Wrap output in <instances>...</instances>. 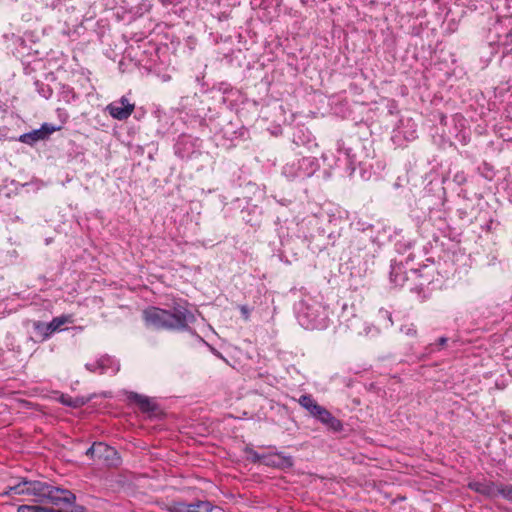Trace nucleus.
Segmentation results:
<instances>
[{
	"instance_id": "obj_1",
	"label": "nucleus",
	"mask_w": 512,
	"mask_h": 512,
	"mask_svg": "<svg viewBox=\"0 0 512 512\" xmlns=\"http://www.w3.org/2000/svg\"><path fill=\"white\" fill-rule=\"evenodd\" d=\"M143 319L148 327L158 330L187 331L196 321L186 303H174L169 309L149 307L143 311Z\"/></svg>"
},
{
	"instance_id": "obj_2",
	"label": "nucleus",
	"mask_w": 512,
	"mask_h": 512,
	"mask_svg": "<svg viewBox=\"0 0 512 512\" xmlns=\"http://www.w3.org/2000/svg\"><path fill=\"white\" fill-rule=\"evenodd\" d=\"M295 317L306 330H324L330 324V310L320 295L303 294L294 304Z\"/></svg>"
},
{
	"instance_id": "obj_3",
	"label": "nucleus",
	"mask_w": 512,
	"mask_h": 512,
	"mask_svg": "<svg viewBox=\"0 0 512 512\" xmlns=\"http://www.w3.org/2000/svg\"><path fill=\"white\" fill-rule=\"evenodd\" d=\"M53 491V486L47 482L37 480H27L23 478L14 485L7 487V490L1 493L3 496L11 495H29L34 496L36 502H46L49 493Z\"/></svg>"
},
{
	"instance_id": "obj_4",
	"label": "nucleus",
	"mask_w": 512,
	"mask_h": 512,
	"mask_svg": "<svg viewBox=\"0 0 512 512\" xmlns=\"http://www.w3.org/2000/svg\"><path fill=\"white\" fill-rule=\"evenodd\" d=\"M351 229L353 230V240L352 246L356 250H361L362 247L360 243L363 240L369 241V252L374 255L378 252L380 248V244L378 241V233L379 231L376 227L364 221L363 219H355L351 222Z\"/></svg>"
},
{
	"instance_id": "obj_5",
	"label": "nucleus",
	"mask_w": 512,
	"mask_h": 512,
	"mask_svg": "<svg viewBox=\"0 0 512 512\" xmlns=\"http://www.w3.org/2000/svg\"><path fill=\"white\" fill-rule=\"evenodd\" d=\"M339 322L346 329L358 336H375L378 330L368 323L364 322L356 313L354 306L343 304L342 311L339 314Z\"/></svg>"
},
{
	"instance_id": "obj_6",
	"label": "nucleus",
	"mask_w": 512,
	"mask_h": 512,
	"mask_svg": "<svg viewBox=\"0 0 512 512\" xmlns=\"http://www.w3.org/2000/svg\"><path fill=\"white\" fill-rule=\"evenodd\" d=\"M318 168L319 164L315 157L303 155L301 158L286 163L282 173L290 180L295 178L305 179L312 176Z\"/></svg>"
},
{
	"instance_id": "obj_7",
	"label": "nucleus",
	"mask_w": 512,
	"mask_h": 512,
	"mask_svg": "<svg viewBox=\"0 0 512 512\" xmlns=\"http://www.w3.org/2000/svg\"><path fill=\"white\" fill-rule=\"evenodd\" d=\"M202 140L188 134H181L175 145L174 153L183 160H189L201 154Z\"/></svg>"
},
{
	"instance_id": "obj_8",
	"label": "nucleus",
	"mask_w": 512,
	"mask_h": 512,
	"mask_svg": "<svg viewBox=\"0 0 512 512\" xmlns=\"http://www.w3.org/2000/svg\"><path fill=\"white\" fill-rule=\"evenodd\" d=\"M417 138V124L411 119H400L398 125L393 130L392 141L401 146L404 141H412Z\"/></svg>"
},
{
	"instance_id": "obj_9",
	"label": "nucleus",
	"mask_w": 512,
	"mask_h": 512,
	"mask_svg": "<svg viewBox=\"0 0 512 512\" xmlns=\"http://www.w3.org/2000/svg\"><path fill=\"white\" fill-rule=\"evenodd\" d=\"M68 322L66 316L55 317L49 323L42 321L33 322V330L37 336V342H43L48 340L53 333L59 331L61 326Z\"/></svg>"
},
{
	"instance_id": "obj_10",
	"label": "nucleus",
	"mask_w": 512,
	"mask_h": 512,
	"mask_svg": "<svg viewBox=\"0 0 512 512\" xmlns=\"http://www.w3.org/2000/svg\"><path fill=\"white\" fill-rule=\"evenodd\" d=\"M167 512H212L213 505L205 500H197L193 503L183 501H171L164 506Z\"/></svg>"
},
{
	"instance_id": "obj_11",
	"label": "nucleus",
	"mask_w": 512,
	"mask_h": 512,
	"mask_svg": "<svg viewBox=\"0 0 512 512\" xmlns=\"http://www.w3.org/2000/svg\"><path fill=\"white\" fill-rule=\"evenodd\" d=\"M135 109V105L130 103L126 96L108 104L105 110L116 120L123 121L128 119Z\"/></svg>"
},
{
	"instance_id": "obj_12",
	"label": "nucleus",
	"mask_w": 512,
	"mask_h": 512,
	"mask_svg": "<svg viewBox=\"0 0 512 512\" xmlns=\"http://www.w3.org/2000/svg\"><path fill=\"white\" fill-rule=\"evenodd\" d=\"M501 482H494L487 479L474 480L468 483V488L489 499L499 497Z\"/></svg>"
},
{
	"instance_id": "obj_13",
	"label": "nucleus",
	"mask_w": 512,
	"mask_h": 512,
	"mask_svg": "<svg viewBox=\"0 0 512 512\" xmlns=\"http://www.w3.org/2000/svg\"><path fill=\"white\" fill-rule=\"evenodd\" d=\"M409 273L412 276L418 275V271L416 269L411 268L408 272L402 262H397L395 260L391 261L389 278L390 282L394 284V286L403 287L405 282L409 280Z\"/></svg>"
},
{
	"instance_id": "obj_14",
	"label": "nucleus",
	"mask_w": 512,
	"mask_h": 512,
	"mask_svg": "<svg viewBox=\"0 0 512 512\" xmlns=\"http://www.w3.org/2000/svg\"><path fill=\"white\" fill-rule=\"evenodd\" d=\"M46 502L57 507L73 506L76 503V496L67 489L53 486V491L49 493Z\"/></svg>"
},
{
	"instance_id": "obj_15",
	"label": "nucleus",
	"mask_w": 512,
	"mask_h": 512,
	"mask_svg": "<svg viewBox=\"0 0 512 512\" xmlns=\"http://www.w3.org/2000/svg\"><path fill=\"white\" fill-rule=\"evenodd\" d=\"M57 128L44 123L39 129L32 130L28 133H24L19 136V141L21 143L33 146L38 141L47 139Z\"/></svg>"
},
{
	"instance_id": "obj_16",
	"label": "nucleus",
	"mask_w": 512,
	"mask_h": 512,
	"mask_svg": "<svg viewBox=\"0 0 512 512\" xmlns=\"http://www.w3.org/2000/svg\"><path fill=\"white\" fill-rule=\"evenodd\" d=\"M98 459L108 467H118L122 462L119 452L103 442H99Z\"/></svg>"
},
{
	"instance_id": "obj_17",
	"label": "nucleus",
	"mask_w": 512,
	"mask_h": 512,
	"mask_svg": "<svg viewBox=\"0 0 512 512\" xmlns=\"http://www.w3.org/2000/svg\"><path fill=\"white\" fill-rule=\"evenodd\" d=\"M293 464L292 456L285 455L282 452L268 453L264 461V465L278 469H289Z\"/></svg>"
},
{
	"instance_id": "obj_18",
	"label": "nucleus",
	"mask_w": 512,
	"mask_h": 512,
	"mask_svg": "<svg viewBox=\"0 0 512 512\" xmlns=\"http://www.w3.org/2000/svg\"><path fill=\"white\" fill-rule=\"evenodd\" d=\"M127 398L129 401L136 403L143 413L152 414L158 410V404L147 396L136 392H129Z\"/></svg>"
},
{
	"instance_id": "obj_19",
	"label": "nucleus",
	"mask_w": 512,
	"mask_h": 512,
	"mask_svg": "<svg viewBox=\"0 0 512 512\" xmlns=\"http://www.w3.org/2000/svg\"><path fill=\"white\" fill-rule=\"evenodd\" d=\"M293 144L296 148H305L308 151H311L314 147H317V143L315 139L312 137L311 133L305 129H297L293 134Z\"/></svg>"
},
{
	"instance_id": "obj_20",
	"label": "nucleus",
	"mask_w": 512,
	"mask_h": 512,
	"mask_svg": "<svg viewBox=\"0 0 512 512\" xmlns=\"http://www.w3.org/2000/svg\"><path fill=\"white\" fill-rule=\"evenodd\" d=\"M100 374L115 375L120 370V363L114 357L104 355L99 358Z\"/></svg>"
},
{
	"instance_id": "obj_21",
	"label": "nucleus",
	"mask_w": 512,
	"mask_h": 512,
	"mask_svg": "<svg viewBox=\"0 0 512 512\" xmlns=\"http://www.w3.org/2000/svg\"><path fill=\"white\" fill-rule=\"evenodd\" d=\"M91 399L92 396L71 397L68 394H61L58 398V401L65 406L76 409L86 405Z\"/></svg>"
},
{
	"instance_id": "obj_22",
	"label": "nucleus",
	"mask_w": 512,
	"mask_h": 512,
	"mask_svg": "<svg viewBox=\"0 0 512 512\" xmlns=\"http://www.w3.org/2000/svg\"><path fill=\"white\" fill-rule=\"evenodd\" d=\"M340 235L341 234L339 230H327L326 228H322L319 231V237L324 238L326 242H323L321 245H319L318 249L322 250L328 248L329 246H334Z\"/></svg>"
},
{
	"instance_id": "obj_23",
	"label": "nucleus",
	"mask_w": 512,
	"mask_h": 512,
	"mask_svg": "<svg viewBox=\"0 0 512 512\" xmlns=\"http://www.w3.org/2000/svg\"><path fill=\"white\" fill-rule=\"evenodd\" d=\"M298 403L302 408L309 412L311 417H314L316 411L321 407V405L318 404L310 394L301 395L298 399Z\"/></svg>"
},
{
	"instance_id": "obj_24",
	"label": "nucleus",
	"mask_w": 512,
	"mask_h": 512,
	"mask_svg": "<svg viewBox=\"0 0 512 512\" xmlns=\"http://www.w3.org/2000/svg\"><path fill=\"white\" fill-rule=\"evenodd\" d=\"M58 99L59 101L70 104L78 99V95L71 86L67 84H60Z\"/></svg>"
},
{
	"instance_id": "obj_25",
	"label": "nucleus",
	"mask_w": 512,
	"mask_h": 512,
	"mask_svg": "<svg viewBox=\"0 0 512 512\" xmlns=\"http://www.w3.org/2000/svg\"><path fill=\"white\" fill-rule=\"evenodd\" d=\"M321 424L324 425L327 430L333 433H339L343 430V423L338 418L333 416L330 411L321 421Z\"/></svg>"
},
{
	"instance_id": "obj_26",
	"label": "nucleus",
	"mask_w": 512,
	"mask_h": 512,
	"mask_svg": "<svg viewBox=\"0 0 512 512\" xmlns=\"http://www.w3.org/2000/svg\"><path fill=\"white\" fill-rule=\"evenodd\" d=\"M34 86L38 94L43 97L44 99L48 100L53 95V89L50 87V85L40 81L36 80L34 82Z\"/></svg>"
},
{
	"instance_id": "obj_27",
	"label": "nucleus",
	"mask_w": 512,
	"mask_h": 512,
	"mask_svg": "<svg viewBox=\"0 0 512 512\" xmlns=\"http://www.w3.org/2000/svg\"><path fill=\"white\" fill-rule=\"evenodd\" d=\"M244 452L250 462L264 464L266 454H259L257 451L248 446L244 448Z\"/></svg>"
},
{
	"instance_id": "obj_28",
	"label": "nucleus",
	"mask_w": 512,
	"mask_h": 512,
	"mask_svg": "<svg viewBox=\"0 0 512 512\" xmlns=\"http://www.w3.org/2000/svg\"><path fill=\"white\" fill-rule=\"evenodd\" d=\"M448 342V338L445 336L440 337L436 343H431L426 347V351L428 354L434 353L436 351H440L442 348L446 346Z\"/></svg>"
},
{
	"instance_id": "obj_29",
	"label": "nucleus",
	"mask_w": 512,
	"mask_h": 512,
	"mask_svg": "<svg viewBox=\"0 0 512 512\" xmlns=\"http://www.w3.org/2000/svg\"><path fill=\"white\" fill-rule=\"evenodd\" d=\"M499 497L512 503V485L511 484H500Z\"/></svg>"
},
{
	"instance_id": "obj_30",
	"label": "nucleus",
	"mask_w": 512,
	"mask_h": 512,
	"mask_svg": "<svg viewBox=\"0 0 512 512\" xmlns=\"http://www.w3.org/2000/svg\"><path fill=\"white\" fill-rule=\"evenodd\" d=\"M17 512H46V507L40 505H20Z\"/></svg>"
},
{
	"instance_id": "obj_31",
	"label": "nucleus",
	"mask_w": 512,
	"mask_h": 512,
	"mask_svg": "<svg viewBox=\"0 0 512 512\" xmlns=\"http://www.w3.org/2000/svg\"><path fill=\"white\" fill-rule=\"evenodd\" d=\"M337 150L339 153H342V152L344 153L347 163L352 164L351 155H350L351 149L344 148V143L341 140H339L337 142Z\"/></svg>"
},
{
	"instance_id": "obj_32",
	"label": "nucleus",
	"mask_w": 512,
	"mask_h": 512,
	"mask_svg": "<svg viewBox=\"0 0 512 512\" xmlns=\"http://www.w3.org/2000/svg\"><path fill=\"white\" fill-rule=\"evenodd\" d=\"M400 331L409 337H415L417 334L414 324L403 325L401 326Z\"/></svg>"
},
{
	"instance_id": "obj_33",
	"label": "nucleus",
	"mask_w": 512,
	"mask_h": 512,
	"mask_svg": "<svg viewBox=\"0 0 512 512\" xmlns=\"http://www.w3.org/2000/svg\"><path fill=\"white\" fill-rule=\"evenodd\" d=\"M99 442H94L85 452L91 459L98 458Z\"/></svg>"
},
{
	"instance_id": "obj_34",
	"label": "nucleus",
	"mask_w": 512,
	"mask_h": 512,
	"mask_svg": "<svg viewBox=\"0 0 512 512\" xmlns=\"http://www.w3.org/2000/svg\"><path fill=\"white\" fill-rule=\"evenodd\" d=\"M453 181L457 184V185H463L466 183L467 181V176L466 174L463 172V171H458L454 174L453 176Z\"/></svg>"
},
{
	"instance_id": "obj_35",
	"label": "nucleus",
	"mask_w": 512,
	"mask_h": 512,
	"mask_svg": "<svg viewBox=\"0 0 512 512\" xmlns=\"http://www.w3.org/2000/svg\"><path fill=\"white\" fill-rule=\"evenodd\" d=\"M329 413V411L321 405L318 411H316V414L313 418H315L317 421L321 423V421L326 417V415Z\"/></svg>"
},
{
	"instance_id": "obj_36",
	"label": "nucleus",
	"mask_w": 512,
	"mask_h": 512,
	"mask_svg": "<svg viewBox=\"0 0 512 512\" xmlns=\"http://www.w3.org/2000/svg\"><path fill=\"white\" fill-rule=\"evenodd\" d=\"M85 368L90 372H98L100 374L99 359L96 360L95 362L86 363Z\"/></svg>"
},
{
	"instance_id": "obj_37",
	"label": "nucleus",
	"mask_w": 512,
	"mask_h": 512,
	"mask_svg": "<svg viewBox=\"0 0 512 512\" xmlns=\"http://www.w3.org/2000/svg\"><path fill=\"white\" fill-rule=\"evenodd\" d=\"M379 316L382 317V318H386L389 322H390V325H393V321H392V314L390 311L384 309V308H381L379 310Z\"/></svg>"
},
{
	"instance_id": "obj_38",
	"label": "nucleus",
	"mask_w": 512,
	"mask_h": 512,
	"mask_svg": "<svg viewBox=\"0 0 512 512\" xmlns=\"http://www.w3.org/2000/svg\"><path fill=\"white\" fill-rule=\"evenodd\" d=\"M505 38L506 39L504 42V46H505V49L508 51V50L512 49V32L510 31L509 33H507Z\"/></svg>"
},
{
	"instance_id": "obj_39",
	"label": "nucleus",
	"mask_w": 512,
	"mask_h": 512,
	"mask_svg": "<svg viewBox=\"0 0 512 512\" xmlns=\"http://www.w3.org/2000/svg\"><path fill=\"white\" fill-rule=\"evenodd\" d=\"M362 249L360 251H366V256H371V257H374V255H372L370 252H369V241L368 240H363L361 243H360Z\"/></svg>"
},
{
	"instance_id": "obj_40",
	"label": "nucleus",
	"mask_w": 512,
	"mask_h": 512,
	"mask_svg": "<svg viewBox=\"0 0 512 512\" xmlns=\"http://www.w3.org/2000/svg\"><path fill=\"white\" fill-rule=\"evenodd\" d=\"M152 7V4L149 2V1H143L141 4H140V10L142 12H149L150 9Z\"/></svg>"
},
{
	"instance_id": "obj_41",
	"label": "nucleus",
	"mask_w": 512,
	"mask_h": 512,
	"mask_svg": "<svg viewBox=\"0 0 512 512\" xmlns=\"http://www.w3.org/2000/svg\"><path fill=\"white\" fill-rule=\"evenodd\" d=\"M242 315L247 319L249 317V309L247 306H241L240 307Z\"/></svg>"
},
{
	"instance_id": "obj_42",
	"label": "nucleus",
	"mask_w": 512,
	"mask_h": 512,
	"mask_svg": "<svg viewBox=\"0 0 512 512\" xmlns=\"http://www.w3.org/2000/svg\"><path fill=\"white\" fill-rule=\"evenodd\" d=\"M243 219L247 222V223H250L251 226H256L259 224V221L258 219H255V221H252V219H245V217H243Z\"/></svg>"
},
{
	"instance_id": "obj_43",
	"label": "nucleus",
	"mask_w": 512,
	"mask_h": 512,
	"mask_svg": "<svg viewBox=\"0 0 512 512\" xmlns=\"http://www.w3.org/2000/svg\"><path fill=\"white\" fill-rule=\"evenodd\" d=\"M46 512H66L62 509H54V508H47L46 507Z\"/></svg>"
},
{
	"instance_id": "obj_44",
	"label": "nucleus",
	"mask_w": 512,
	"mask_h": 512,
	"mask_svg": "<svg viewBox=\"0 0 512 512\" xmlns=\"http://www.w3.org/2000/svg\"><path fill=\"white\" fill-rule=\"evenodd\" d=\"M83 510H84V508H83L82 506H78V507L76 508V511H78V512H82Z\"/></svg>"
},
{
	"instance_id": "obj_45",
	"label": "nucleus",
	"mask_w": 512,
	"mask_h": 512,
	"mask_svg": "<svg viewBox=\"0 0 512 512\" xmlns=\"http://www.w3.org/2000/svg\"><path fill=\"white\" fill-rule=\"evenodd\" d=\"M463 143H466V136L465 135H462V140H461Z\"/></svg>"
},
{
	"instance_id": "obj_46",
	"label": "nucleus",
	"mask_w": 512,
	"mask_h": 512,
	"mask_svg": "<svg viewBox=\"0 0 512 512\" xmlns=\"http://www.w3.org/2000/svg\"><path fill=\"white\" fill-rule=\"evenodd\" d=\"M322 158H323L324 162H326L328 160L326 154H323Z\"/></svg>"
}]
</instances>
